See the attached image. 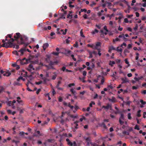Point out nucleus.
Returning a JSON list of instances; mask_svg holds the SVG:
<instances>
[{"label":"nucleus","instance_id":"45","mask_svg":"<svg viewBox=\"0 0 146 146\" xmlns=\"http://www.w3.org/2000/svg\"><path fill=\"white\" fill-rule=\"evenodd\" d=\"M95 104V103L93 102H92L90 104L89 106L90 107L92 106V105H94Z\"/></svg>","mask_w":146,"mask_h":146},{"label":"nucleus","instance_id":"53","mask_svg":"<svg viewBox=\"0 0 146 146\" xmlns=\"http://www.w3.org/2000/svg\"><path fill=\"white\" fill-rule=\"evenodd\" d=\"M68 107H70L71 109H73V106H71L70 103H68V105L67 106Z\"/></svg>","mask_w":146,"mask_h":146},{"label":"nucleus","instance_id":"42","mask_svg":"<svg viewBox=\"0 0 146 146\" xmlns=\"http://www.w3.org/2000/svg\"><path fill=\"white\" fill-rule=\"evenodd\" d=\"M90 144L92 146H98V145L96 143H93L92 142L90 143Z\"/></svg>","mask_w":146,"mask_h":146},{"label":"nucleus","instance_id":"46","mask_svg":"<svg viewBox=\"0 0 146 146\" xmlns=\"http://www.w3.org/2000/svg\"><path fill=\"white\" fill-rule=\"evenodd\" d=\"M58 101L59 102H61L62 101V97H59L58 98Z\"/></svg>","mask_w":146,"mask_h":146},{"label":"nucleus","instance_id":"39","mask_svg":"<svg viewBox=\"0 0 146 146\" xmlns=\"http://www.w3.org/2000/svg\"><path fill=\"white\" fill-rule=\"evenodd\" d=\"M134 129L137 130H139L140 129L139 128V126L137 125H136L135 126Z\"/></svg>","mask_w":146,"mask_h":146},{"label":"nucleus","instance_id":"43","mask_svg":"<svg viewBox=\"0 0 146 146\" xmlns=\"http://www.w3.org/2000/svg\"><path fill=\"white\" fill-rule=\"evenodd\" d=\"M74 85L75 84L74 83H70L68 85V86L70 87H71L72 86H74Z\"/></svg>","mask_w":146,"mask_h":146},{"label":"nucleus","instance_id":"60","mask_svg":"<svg viewBox=\"0 0 146 146\" xmlns=\"http://www.w3.org/2000/svg\"><path fill=\"white\" fill-rule=\"evenodd\" d=\"M123 28L122 27H121L119 26L118 28V30L119 31H122L123 30Z\"/></svg>","mask_w":146,"mask_h":146},{"label":"nucleus","instance_id":"58","mask_svg":"<svg viewBox=\"0 0 146 146\" xmlns=\"http://www.w3.org/2000/svg\"><path fill=\"white\" fill-rule=\"evenodd\" d=\"M110 117L112 118H114L115 117L114 115L113 114L111 113L110 114Z\"/></svg>","mask_w":146,"mask_h":146},{"label":"nucleus","instance_id":"51","mask_svg":"<svg viewBox=\"0 0 146 146\" xmlns=\"http://www.w3.org/2000/svg\"><path fill=\"white\" fill-rule=\"evenodd\" d=\"M127 30L130 32H132V29L131 28L128 27L127 28Z\"/></svg>","mask_w":146,"mask_h":146},{"label":"nucleus","instance_id":"32","mask_svg":"<svg viewBox=\"0 0 146 146\" xmlns=\"http://www.w3.org/2000/svg\"><path fill=\"white\" fill-rule=\"evenodd\" d=\"M78 42L77 41H76L75 43L73 45V46L74 47H78Z\"/></svg>","mask_w":146,"mask_h":146},{"label":"nucleus","instance_id":"63","mask_svg":"<svg viewBox=\"0 0 146 146\" xmlns=\"http://www.w3.org/2000/svg\"><path fill=\"white\" fill-rule=\"evenodd\" d=\"M146 19V17L145 16H143L141 18L142 20L144 21Z\"/></svg>","mask_w":146,"mask_h":146},{"label":"nucleus","instance_id":"1","mask_svg":"<svg viewBox=\"0 0 146 146\" xmlns=\"http://www.w3.org/2000/svg\"><path fill=\"white\" fill-rule=\"evenodd\" d=\"M14 40L13 38H11L9 40V41L7 42H5L4 40H3L2 42L3 43V44L2 46L6 48L12 47H13L14 48H15L16 49H18L19 48L18 45L14 46L13 44V42L14 41Z\"/></svg>","mask_w":146,"mask_h":146},{"label":"nucleus","instance_id":"11","mask_svg":"<svg viewBox=\"0 0 146 146\" xmlns=\"http://www.w3.org/2000/svg\"><path fill=\"white\" fill-rule=\"evenodd\" d=\"M12 37V35L11 34L8 35L6 36V38L5 39V41H7V40H8V42L9 41V40H10L11 39V37Z\"/></svg>","mask_w":146,"mask_h":146},{"label":"nucleus","instance_id":"22","mask_svg":"<svg viewBox=\"0 0 146 146\" xmlns=\"http://www.w3.org/2000/svg\"><path fill=\"white\" fill-rule=\"evenodd\" d=\"M115 64V62L114 61H110L109 63V64L111 66H113V65L114 64Z\"/></svg>","mask_w":146,"mask_h":146},{"label":"nucleus","instance_id":"5","mask_svg":"<svg viewBox=\"0 0 146 146\" xmlns=\"http://www.w3.org/2000/svg\"><path fill=\"white\" fill-rule=\"evenodd\" d=\"M124 119V114L122 113H121L120 117L119 119V122L120 124L122 125L124 123V122L121 120H123Z\"/></svg>","mask_w":146,"mask_h":146},{"label":"nucleus","instance_id":"49","mask_svg":"<svg viewBox=\"0 0 146 146\" xmlns=\"http://www.w3.org/2000/svg\"><path fill=\"white\" fill-rule=\"evenodd\" d=\"M138 88V86H133L132 87V89L133 90H136Z\"/></svg>","mask_w":146,"mask_h":146},{"label":"nucleus","instance_id":"28","mask_svg":"<svg viewBox=\"0 0 146 146\" xmlns=\"http://www.w3.org/2000/svg\"><path fill=\"white\" fill-rule=\"evenodd\" d=\"M70 91L71 92V93L73 94H76V91L75 90H74V89L72 88L70 90Z\"/></svg>","mask_w":146,"mask_h":146},{"label":"nucleus","instance_id":"8","mask_svg":"<svg viewBox=\"0 0 146 146\" xmlns=\"http://www.w3.org/2000/svg\"><path fill=\"white\" fill-rule=\"evenodd\" d=\"M25 51V49L24 48L21 49L20 50L18 51V52H20V53H19V55H22Z\"/></svg>","mask_w":146,"mask_h":146},{"label":"nucleus","instance_id":"54","mask_svg":"<svg viewBox=\"0 0 146 146\" xmlns=\"http://www.w3.org/2000/svg\"><path fill=\"white\" fill-rule=\"evenodd\" d=\"M138 28V26H137V25H136L135 26V27H134V28L133 29L135 31H136L137 29Z\"/></svg>","mask_w":146,"mask_h":146},{"label":"nucleus","instance_id":"52","mask_svg":"<svg viewBox=\"0 0 146 146\" xmlns=\"http://www.w3.org/2000/svg\"><path fill=\"white\" fill-rule=\"evenodd\" d=\"M133 16V15H126V17L128 18H130Z\"/></svg>","mask_w":146,"mask_h":146},{"label":"nucleus","instance_id":"21","mask_svg":"<svg viewBox=\"0 0 146 146\" xmlns=\"http://www.w3.org/2000/svg\"><path fill=\"white\" fill-rule=\"evenodd\" d=\"M140 102L142 104V105L140 107H143V105H144L146 104V102H144L142 100H141Z\"/></svg>","mask_w":146,"mask_h":146},{"label":"nucleus","instance_id":"47","mask_svg":"<svg viewBox=\"0 0 146 146\" xmlns=\"http://www.w3.org/2000/svg\"><path fill=\"white\" fill-rule=\"evenodd\" d=\"M79 79L80 80H82L83 82L84 83L86 82V81L84 80V78H81L79 77Z\"/></svg>","mask_w":146,"mask_h":146},{"label":"nucleus","instance_id":"7","mask_svg":"<svg viewBox=\"0 0 146 146\" xmlns=\"http://www.w3.org/2000/svg\"><path fill=\"white\" fill-rule=\"evenodd\" d=\"M101 43L100 42H97L96 43L95 46H94V49L98 50L100 49Z\"/></svg>","mask_w":146,"mask_h":146},{"label":"nucleus","instance_id":"14","mask_svg":"<svg viewBox=\"0 0 146 146\" xmlns=\"http://www.w3.org/2000/svg\"><path fill=\"white\" fill-rule=\"evenodd\" d=\"M109 101L113 102H115L116 101L115 98L114 97H112L111 99H109Z\"/></svg>","mask_w":146,"mask_h":146},{"label":"nucleus","instance_id":"50","mask_svg":"<svg viewBox=\"0 0 146 146\" xmlns=\"http://www.w3.org/2000/svg\"><path fill=\"white\" fill-rule=\"evenodd\" d=\"M136 2L135 0H132V3L131 4V6H133L134 5L133 3Z\"/></svg>","mask_w":146,"mask_h":146},{"label":"nucleus","instance_id":"4","mask_svg":"<svg viewBox=\"0 0 146 146\" xmlns=\"http://www.w3.org/2000/svg\"><path fill=\"white\" fill-rule=\"evenodd\" d=\"M15 103L16 101L15 100H13L12 102L8 101L6 102L7 106L12 107L13 109L15 108V106H14V104Z\"/></svg>","mask_w":146,"mask_h":146},{"label":"nucleus","instance_id":"44","mask_svg":"<svg viewBox=\"0 0 146 146\" xmlns=\"http://www.w3.org/2000/svg\"><path fill=\"white\" fill-rule=\"evenodd\" d=\"M86 140L87 142H90V139L89 137L86 138L85 139Z\"/></svg>","mask_w":146,"mask_h":146},{"label":"nucleus","instance_id":"24","mask_svg":"<svg viewBox=\"0 0 146 146\" xmlns=\"http://www.w3.org/2000/svg\"><path fill=\"white\" fill-rule=\"evenodd\" d=\"M67 31V29H65L64 30H64L63 29H61L60 30V31H63L62 34L63 35H65L66 34Z\"/></svg>","mask_w":146,"mask_h":146},{"label":"nucleus","instance_id":"36","mask_svg":"<svg viewBox=\"0 0 146 146\" xmlns=\"http://www.w3.org/2000/svg\"><path fill=\"white\" fill-rule=\"evenodd\" d=\"M119 110H117L116 111H114V113L115 115L117 114L118 113H119Z\"/></svg>","mask_w":146,"mask_h":146},{"label":"nucleus","instance_id":"17","mask_svg":"<svg viewBox=\"0 0 146 146\" xmlns=\"http://www.w3.org/2000/svg\"><path fill=\"white\" fill-rule=\"evenodd\" d=\"M66 141L68 142V145H71V146L73 145V143L72 142H71L70 141L69 139L67 138L66 139Z\"/></svg>","mask_w":146,"mask_h":146},{"label":"nucleus","instance_id":"59","mask_svg":"<svg viewBox=\"0 0 146 146\" xmlns=\"http://www.w3.org/2000/svg\"><path fill=\"white\" fill-rule=\"evenodd\" d=\"M132 47V45L131 44H129L128 45L127 48L129 49L131 48Z\"/></svg>","mask_w":146,"mask_h":146},{"label":"nucleus","instance_id":"48","mask_svg":"<svg viewBox=\"0 0 146 146\" xmlns=\"http://www.w3.org/2000/svg\"><path fill=\"white\" fill-rule=\"evenodd\" d=\"M80 10L81 12H86L87 11V10L86 9H81Z\"/></svg>","mask_w":146,"mask_h":146},{"label":"nucleus","instance_id":"27","mask_svg":"<svg viewBox=\"0 0 146 146\" xmlns=\"http://www.w3.org/2000/svg\"><path fill=\"white\" fill-rule=\"evenodd\" d=\"M120 39L118 38H116L115 39H113V41L114 43H115L116 41H120Z\"/></svg>","mask_w":146,"mask_h":146},{"label":"nucleus","instance_id":"20","mask_svg":"<svg viewBox=\"0 0 146 146\" xmlns=\"http://www.w3.org/2000/svg\"><path fill=\"white\" fill-rule=\"evenodd\" d=\"M87 46L88 47H90L92 48L93 49H94V44H87Z\"/></svg>","mask_w":146,"mask_h":146},{"label":"nucleus","instance_id":"2","mask_svg":"<svg viewBox=\"0 0 146 146\" xmlns=\"http://www.w3.org/2000/svg\"><path fill=\"white\" fill-rule=\"evenodd\" d=\"M66 114L68 115L70 117L74 118H77L78 117V115H74L70 114V112L69 110L67 112H62L61 117H63Z\"/></svg>","mask_w":146,"mask_h":146},{"label":"nucleus","instance_id":"56","mask_svg":"<svg viewBox=\"0 0 146 146\" xmlns=\"http://www.w3.org/2000/svg\"><path fill=\"white\" fill-rule=\"evenodd\" d=\"M104 29L105 30L106 32H108V30L107 29V27L106 26H105L104 27Z\"/></svg>","mask_w":146,"mask_h":146},{"label":"nucleus","instance_id":"15","mask_svg":"<svg viewBox=\"0 0 146 146\" xmlns=\"http://www.w3.org/2000/svg\"><path fill=\"white\" fill-rule=\"evenodd\" d=\"M121 80L122 81V83H124L129 82L128 80L126 78H122Z\"/></svg>","mask_w":146,"mask_h":146},{"label":"nucleus","instance_id":"23","mask_svg":"<svg viewBox=\"0 0 146 146\" xmlns=\"http://www.w3.org/2000/svg\"><path fill=\"white\" fill-rule=\"evenodd\" d=\"M98 31L96 29H95L94 31L92 32L91 33L92 35H94L96 33H98Z\"/></svg>","mask_w":146,"mask_h":146},{"label":"nucleus","instance_id":"57","mask_svg":"<svg viewBox=\"0 0 146 146\" xmlns=\"http://www.w3.org/2000/svg\"><path fill=\"white\" fill-rule=\"evenodd\" d=\"M87 72L86 71H84L83 72V75L84 76H85L86 75Z\"/></svg>","mask_w":146,"mask_h":146},{"label":"nucleus","instance_id":"34","mask_svg":"<svg viewBox=\"0 0 146 146\" xmlns=\"http://www.w3.org/2000/svg\"><path fill=\"white\" fill-rule=\"evenodd\" d=\"M123 133L124 135H129V133L127 131H123Z\"/></svg>","mask_w":146,"mask_h":146},{"label":"nucleus","instance_id":"10","mask_svg":"<svg viewBox=\"0 0 146 146\" xmlns=\"http://www.w3.org/2000/svg\"><path fill=\"white\" fill-rule=\"evenodd\" d=\"M49 44L48 43H45L43 44V48L44 50H45L46 49L48 46Z\"/></svg>","mask_w":146,"mask_h":146},{"label":"nucleus","instance_id":"40","mask_svg":"<svg viewBox=\"0 0 146 146\" xmlns=\"http://www.w3.org/2000/svg\"><path fill=\"white\" fill-rule=\"evenodd\" d=\"M19 134L20 135H23L25 134V133L23 131L20 132Z\"/></svg>","mask_w":146,"mask_h":146},{"label":"nucleus","instance_id":"25","mask_svg":"<svg viewBox=\"0 0 146 146\" xmlns=\"http://www.w3.org/2000/svg\"><path fill=\"white\" fill-rule=\"evenodd\" d=\"M141 111V110H138L137 111V115L138 117H139L141 116V115L140 114Z\"/></svg>","mask_w":146,"mask_h":146},{"label":"nucleus","instance_id":"37","mask_svg":"<svg viewBox=\"0 0 146 146\" xmlns=\"http://www.w3.org/2000/svg\"><path fill=\"white\" fill-rule=\"evenodd\" d=\"M129 22V20L127 18H125L124 19V22L128 23Z\"/></svg>","mask_w":146,"mask_h":146},{"label":"nucleus","instance_id":"38","mask_svg":"<svg viewBox=\"0 0 146 146\" xmlns=\"http://www.w3.org/2000/svg\"><path fill=\"white\" fill-rule=\"evenodd\" d=\"M125 63L128 64V66H129V62H128L127 60V59H125Z\"/></svg>","mask_w":146,"mask_h":146},{"label":"nucleus","instance_id":"13","mask_svg":"<svg viewBox=\"0 0 146 146\" xmlns=\"http://www.w3.org/2000/svg\"><path fill=\"white\" fill-rule=\"evenodd\" d=\"M28 69L30 71H31L32 70H34L35 69L33 68V66L32 64H30L29 65V68Z\"/></svg>","mask_w":146,"mask_h":146},{"label":"nucleus","instance_id":"6","mask_svg":"<svg viewBox=\"0 0 146 146\" xmlns=\"http://www.w3.org/2000/svg\"><path fill=\"white\" fill-rule=\"evenodd\" d=\"M88 53L89 54V58H90L93 57V54L95 55H96L97 54V52L94 51L93 50L92 51H89Z\"/></svg>","mask_w":146,"mask_h":146},{"label":"nucleus","instance_id":"30","mask_svg":"<svg viewBox=\"0 0 146 146\" xmlns=\"http://www.w3.org/2000/svg\"><path fill=\"white\" fill-rule=\"evenodd\" d=\"M12 53L14 54L17 56L19 55V53L16 51H15L13 52Z\"/></svg>","mask_w":146,"mask_h":146},{"label":"nucleus","instance_id":"12","mask_svg":"<svg viewBox=\"0 0 146 146\" xmlns=\"http://www.w3.org/2000/svg\"><path fill=\"white\" fill-rule=\"evenodd\" d=\"M74 1V0H70L69 2V6L70 7H73L74 6L73 5H72L71 4Z\"/></svg>","mask_w":146,"mask_h":146},{"label":"nucleus","instance_id":"16","mask_svg":"<svg viewBox=\"0 0 146 146\" xmlns=\"http://www.w3.org/2000/svg\"><path fill=\"white\" fill-rule=\"evenodd\" d=\"M11 74V72L6 71H5V73L3 74V75L4 76H9Z\"/></svg>","mask_w":146,"mask_h":146},{"label":"nucleus","instance_id":"29","mask_svg":"<svg viewBox=\"0 0 146 146\" xmlns=\"http://www.w3.org/2000/svg\"><path fill=\"white\" fill-rule=\"evenodd\" d=\"M128 118L129 119H131L132 118L131 116V113H128L127 114Z\"/></svg>","mask_w":146,"mask_h":146},{"label":"nucleus","instance_id":"19","mask_svg":"<svg viewBox=\"0 0 146 146\" xmlns=\"http://www.w3.org/2000/svg\"><path fill=\"white\" fill-rule=\"evenodd\" d=\"M7 112L8 113L12 114L13 115H14L16 113V112L15 111L12 112L11 110H7Z\"/></svg>","mask_w":146,"mask_h":146},{"label":"nucleus","instance_id":"3","mask_svg":"<svg viewBox=\"0 0 146 146\" xmlns=\"http://www.w3.org/2000/svg\"><path fill=\"white\" fill-rule=\"evenodd\" d=\"M14 38L15 39H17L19 38L21 39V41L19 43L20 44H25V43L24 42L23 40V37L19 33H17L14 36Z\"/></svg>","mask_w":146,"mask_h":146},{"label":"nucleus","instance_id":"55","mask_svg":"<svg viewBox=\"0 0 146 146\" xmlns=\"http://www.w3.org/2000/svg\"><path fill=\"white\" fill-rule=\"evenodd\" d=\"M71 57L72 58V59H73V60L74 61H76V58H75L74 57V55H73V54H72L71 55Z\"/></svg>","mask_w":146,"mask_h":146},{"label":"nucleus","instance_id":"64","mask_svg":"<svg viewBox=\"0 0 146 146\" xmlns=\"http://www.w3.org/2000/svg\"><path fill=\"white\" fill-rule=\"evenodd\" d=\"M142 86L146 88V83H143L142 84Z\"/></svg>","mask_w":146,"mask_h":146},{"label":"nucleus","instance_id":"31","mask_svg":"<svg viewBox=\"0 0 146 146\" xmlns=\"http://www.w3.org/2000/svg\"><path fill=\"white\" fill-rule=\"evenodd\" d=\"M70 13L68 15L67 18L71 19L72 18V15L70 14L71 13V11H69Z\"/></svg>","mask_w":146,"mask_h":146},{"label":"nucleus","instance_id":"41","mask_svg":"<svg viewBox=\"0 0 146 146\" xmlns=\"http://www.w3.org/2000/svg\"><path fill=\"white\" fill-rule=\"evenodd\" d=\"M52 54L55 55L57 56L59 54V53L58 52H53Z\"/></svg>","mask_w":146,"mask_h":146},{"label":"nucleus","instance_id":"9","mask_svg":"<svg viewBox=\"0 0 146 146\" xmlns=\"http://www.w3.org/2000/svg\"><path fill=\"white\" fill-rule=\"evenodd\" d=\"M17 102L19 104H23V102L22 100L21 99V98L19 97H18L17 98Z\"/></svg>","mask_w":146,"mask_h":146},{"label":"nucleus","instance_id":"62","mask_svg":"<svg viewBox=\"0 0 146 146\" xmlns=\"http://www.w3.org/2000/svg\"><path fill=\"white\" fill-rule=\"evenodd\" d=\"M73 146H77L76 144L75 141H73Z\"/></svg>","mask_w":146,"mask_h":146},{"label":"nucleus","instance_id":"61","mask_svg":"<svg viewBox=\"0 0 146 146\" xmlns=\"http://www.w3.org/2000/svg\"><path fill=\"white\" fill-rule=\"evenodd\" d=\"M145 115H146V112H145L143 113V117L144 118H146V117L145 116Z\"/></svg>","mask_w":146,"mask_h":146},{"label":"nucleus","instance_id":"35","mask_svg":"<svg viewBox=\"0 0 146 146\" xmlns=\"http://www.w3.org/2000/svg\"><path fill=\"white\" fill-rule=\"evenodd\" d=\"M0 94L4 90V88L2 86L0 87Z\"/></svg>","mask_w":146,"mask_h":146},{"label":"nucleus","instance_id":"33","mask_svg":"<svg viewBox=\"0 0 146 146\" xmlns=\"http://www.w3.org/2000/svg\"><path fill=\"white\" fill-rule=\"evenodd\" d=\"M136 56L135 57V59L136 60H138L139 58V54L138 53H136Z\"/></svg>","mask_w":146,"mask_h":146},{"label":"nucleus","instance_id":"18","mask_svg":"<svg viewBox=\"0 0 146 146\" xmlns=\"http://www.w3.org/2000/svg\"><path fill=\"white\" fill-rule=\"evenodd\" d=\"M79 122V121H76L74 122V124H75L76 125L75 127V128H76V129H77L78 128V123Z\"/></svg>","mask_w":146,"mask_h":146},{"label":"nucleus","instance_id":"26","mask_svg":"<svg viewBox=\"0 0 146 146\" xmlns=\"http://www.w3.org/2000/svg\"><path fill=\"white\" fill-rule=\"evenodd\" d=\"M80 36L82 37H84V38L85 37V36L83 34L82 29H81V30L80 31Z\"/></svg>","mask_w":146,"mask_h":146}]
</instances>
